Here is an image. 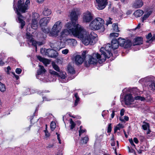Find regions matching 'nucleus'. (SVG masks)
Instances as JSON below:
<instances>
[{
    "label": "nucleus",
    "mask_w": 155,
    "mask_h": 155,
    "mask_svg": "<svg viewBox=\"0 0 155 155\" xmlns=\"http://www.w3.org/2000/svg\"><path fill=\"white\" fill-rule=\"evenodd\" d=\"M143 4L142 0H137L134 2L133 5L136 8H140L143 6Z\"/></svg>",
    "instance_id": "20"
},
{
    "label": "nucleus",
    "mask_w": 155,
    "mask_h": 155,
    "mask_svg": "<svg viewBox=\"0 0 155 155\" xmlns=\"http://www.w3.org/2000/svg\"><path fill=\"white\" fill-rule=\"evenodd\" d=\"M66 44L71 47L75 46L77 45L76 40L73 38H68L65 40Z\"/></svg>",
    "instance_id": "18"
},
{
    "label": "nucleus",
    "mask_w": 155,
    "mask_h": 155,
    "mask_svg": "<svg viewBox=\"0 0 155 155\" xmlns=\"http://www.w3.org/2000/svg\"><path fill=\"white\" fill-rule=\"evenodd\" d=\"M40 80L43 81L44 82H48L50 80L48 78H43V77L42 78H40V79H39Z\"/></svg>",
    "instance_id": "42"
},
{
    "label": "nucleus",
    "mask_w": 155,
    "mask_h": 155,
    "mask_svg": "<svg viewBox=\"0 0 155 155\" xmlns=\"http://www.w3.org/2000/svg\"><path fill=\"white\" fill-rule=\"evenodd\" d=\"M150 87L151 88V89L155 90V83H151V84L150 85Z\"/></svg>",
    "instance_id": "48"
},
{
    "label": "nucleus",
    "mask_w": 155,
    "mask_h": 155,
    "mask_svg": "<svg viewBox=\"0 0 155 155\" xmlns=\"http://www.w3.org/2000/svg\"><path fill=\"white\" fill-rule=\"evenodd\" d=\"M124 120H125L126 121H127L129 120V118L127 116H124Z\"/></svg>",
    "instance_id": "64"
},
{
    "label": "nucleus",
    "mask_w": 155,
    "mask_h": 155,
    "mask_svg": "<svg viewBox=\"0 0 155 155\" xmlns=\"http://www.w3.org/2000/svg\"><path fill=\"white\" fill-rule=\"evenodd\" d=\"M134 99L137 100H140L141 101H143L145 100V98L144 97L140 96H135L134 98L132 94H126L124 97V99L125 104L127 105L131 104L132 103L134 102Z\"/></svg>",
    "instance_id": "7"
},
{
    "label": "nucleus",
    "mask_w": 155,
    "mask_h": 155,
    "mask_svg": "<svg viewBox=\"0 0 155 155\" xmlns=\"http://www.w3.org/2000/svg\"><path fill=\"white\" fill-rule=\"evenodd\" d=\"M111 44V45L110 44L108 43L106 45L104 46V47H103L104 48H105V46L107 44H110V47L111 48L110 51V53L111 54V56L112 55V54L111 53V49L112 48L114 49H116L118 48L119 45L118 40H117L116 39H113L112 40Z\"/></svg>",
    "instance_id": "15"
},
{
    "label": "nucleus",
    "mask_w": 155,
    "mask_h": 155,
    "mask_svg": "<svg viewBox=\"0 0 155 155\" xmlns=\"http://www.w3.org/2000/svg\"><path fill=\"white\" fill-rule=\"evenodd\" d=\"M62 43V41H54L50 43V46L51 47L55 50L56 51H59L60 49L62 48L64 46H61V44Z\"/></svg>",
    "instance_id": "13"
},
{
    "label": "nucleus",
    "mask_w": 155,
    "mask_h": 155,
    "mask_svg": "<svg viewBox=\"0 0 155 155\" xmlns=\"http://www.w3.org/2000/svg\"><path fill=\"white\" fill-rule=\"evenodd\" d=\"M104 20L100 18H97L92 21L89 25V27L92 30H98L101 29L103 31H104Z\"/></svg>",
    "instance_id": "5"
},
{
    "label": "nucleus",
    "mask_w": 155,
    "mask_h": 155,
    "mask_svg": "<svg viewBox=\"0 0 155 155\" xmlns=\"http://www.w3.org/2000/svg\"><path fill=\"white\" fill-rule=\"evenodd\" d=\"M35 93H37L38 94H41L43 92L38 90L30 89L29 88H26L23 94L24 95H27Z\"/></svg>",
    "instance_id": "16"
},
{
    "label": "nucleus",
    "mask_w": 155,
    "mask_h": 155,
    "mask_svg": "<svg viewBox=\"0 0 155 155\" xmlns=\"http://www.w3.org/2000/svg\"><path fill=\"white\" fill-rule=\"evenodd\" d=\"M17 8L15 7V0H14L13 2V8L18 15V22L21 24V28L22 29L25 25V21L23 20V17L20 14L19 11L22 13L25 12L28 9V5L30 4V0H26L25 4H22V2L21 0L18 1Z\"/></svg>",
    "instance_id": "4"
},
{
    "label": "nucleus",
    "mask_w": 155,
    "mask_h": 155,
    "mask_svg": "<svg viewBox=\"0 0 155 155\" xmlns=\"http://www.w3.org/2000/svg\"><path fill=\"white\" fill-rule=\"evenodd\" d=\"M112 20L113 19L110 17L108 18L106 21V25H108L112 24L113 22V21H112Z\"/></svg>",
    "instance_id": "39"
},
{
    "label": "nucleus",
    "mask_w": 155,
    "mask_h": 155,
    "mask_svg": "<svg viewBox=\"0 0 155 155\" xmlns=\"http://www.w3.org/2000/svg\"><path fill=\"white\" fill-rule=\"evenodd\" d=\"M11 70V68L10 66H8L7 68V69L5 71L7 74H10V71Z\"/></svg>",
    "instance_id": "51"
},
{
    "label": "nucleus",
    "mask_w": 155,
    "mask_h": 155,
    "mask_svg": "<svg viewBox=\"0 0 155 155\" xmlns=\"http://www.w3.org/2000/svg\"><path fill=\"white\" fill-rule=\"evenodd\" d=\"M111 125H112L111 124H110L108 125V128H107V132L108 133H110L111 131V129H112Z\"/></svg>",
    "instance_id": "45"
},
{
    "label": "nucleus",
    "mask_w": 155,
    "mask_h": 155,
    "mask_svg": "<svg viewBox=\"0 0 155 155\" xmlns=\"http://www.w3.org/2000/svg\"><path fill=\"white\" fill-rule=\"evenodd\" d=\"M69 52V50L68 49H66L63 50L62 51V53L64 54H67Z\"/></svg>",
    "instance_id": "46"
},
{
    "label": "nucleus",
    "mask_w": 155,
    "mask_h": 155,
    "mask_svg": "<svg viewBox=\"0 0 155 155\" xmlns=\"http://www.w3.org/2000/svg\"><path fill=\"white\" fill-rule=\"evenodd\" d=\"M21 71L22 70L20 68H17L15 70L16 73L18 74H21Z\"/></svg>",
    "instance_id": "50"
},
{
    "label": "nucleus",
    "mask_w": 155,
    "mask_h": 155,
    "mask_svg": "<svg viewBox=\"0 0 155 155\" xmlns=\"http://www.w3.org/2000/svg\"><path fill=\"white\" fill-rule=\"evenodd\" d=\"M119 35V34L118 33H111L110 34V37H118Z\"/></svg>",
    "instance_id": "44"
},
{
    "label": "nucleus",
    "mask_w": 155,
    "mask_h": 155,
    "mask_svg": "<svg viewBox=\"0 0 155 155\" xmlns=\"http://www.w3.org/2000/svg\"><path fill=\"white\" fill-rule=\"evenodd\" d=\"M25 38L27 39L28 44H31L37 48V45H42L41 42H37L33 38V36L29 33L27 32L26 34Z\"/></svg>",
    "instance_id": "8"
},
{
    "label": "nucleus",
    "mask_w": 155,
    "mask_h": 155,
    "mask_svg": "<svg viewBox=\"0 0 155 155\" xmlns=\"http://www.w3.org/2000/svg\"><path fill=\"white\" fill-rule=\"evenodd\" d=\"M113 29L114 31L115 32H119V30L118 29V24L117 23H114L112 25Z\"/></svg>",
    "instance_id": "31"
},
{
    "label": "nucleus",
    "mask_w": 155,
    "mask_h": 155,
    "mask_svg": "<svg viewBox=\"0 0 155 155\" xmlns=\"http://www.w3.org/2000/svg\"><path fill=\"white\" fill-rule=\"evenodd\" d=\"M151 12H148L147 14H145L143 17L142 18V21L143 22L147 18H148L151 14Z\"/></svg>",
    "instance_id": "33"
},
{
    "label": "nucleus",
    "mask_w": 155,
    "mask_h": 155,
    "mask_svg": "<svg viewBox=\"0 0 155 155\" xmlns=\"http://www.w3.org/2000/svg\"><path fill=\"white\" fill-rule=\"evenodd\" d=\"M50 73L51 74L59 76V81L61 83H65L67 82V81L65 79L66 76L63 73H60V74H59L56 72L52 70H50Z\"/></svg>",
    "instance_id": "10"
},
{
    "label": "nucleus",
    "mask_w": 155,
    "mask_h": 155,
    "mask_svg": "<svg viewBox=\"0 0 155 155\" xmlns=\"http://www.w3.org/2000/svg\"><path fill=\"white\" fill-rule=\"evenodd\" d=\"M39 68L37 70V74L36 75V78L38 79L40 78V75H41L42 77H43L42 75H43L46 71L43 66L39 64Z\"/></svg>",
    "instance_id": "17"
},
{
    "label": "nucleus",
    "mask_w": 155,
    "mask_h": 155,
    "mask_svg": "<svg viewBox=\"0 0 155 155\" xmlns=\"http://www.w3.org/2000/svg\"><path fill=\"white\" fill-rule=\"evenodd\" d=\"M78 30L75 37L81 39L82 43L85 45L89 44L93 45L96 43L98 40L97 35L94 32H91L89 35L79 25H78Z\"/></svg>",
    "instance_id": "2"
},
{
    "label": "nucleus",
    "mask_w": 155,
    "mask_h": 155,
    "mask_svg": "<svg viewBox=\"0 0 155 155\" xmlns=\"http://www.w3.org/2000/svg\"><path fill=\"white\" fill-rule=\"evenodd\" d=\"M62 27V24L61 21H59L56 22L52 28L50 34L51 36L56 37Z\"/></svg>",
    "instance_id": "6"
},
{
    "label": "nucleus",
    "mask_w": 155,
    "mask_h": 155,
    "mask_svg": "<svg viewBox=\"0 0 155 155\" xmlns=\"http://www.w3.org/2000/svg\"><path fill=\"white\" fill-rule=\"evenodd\" d=\"M51 18L49 17H44L40 19L39 23L41 27H46L49 22Z\"/></svg>",
    "instance_id": "14"
},
{
    "label": "nucleus",
    "mask_w": 155,
    "mask_h": 155,
    "mask_svg": "<svg viewBox=\"0 0 155 155\" xmlns=\"http://www.w3.org/2000/svg\"><path fill=\"white\" fill-rule=\"evenodd\" d=\"M141 24L140 23H139L137 26L135 28V30H136L137 29H139L140 27Z\"/></svg>",
    "instance_id": "62"
},
{
    "label": "nucleus",
    "mask_w": 155,
    "mask_h": 155,
    "mask_svg": "<svg viewBox=\"0 0 155 155\" xmlns=\"http://www.w3.org/2000/svg\"><path fill=\"white\" fill-rule=\"evenodd\" d=\"M89 138L87 136H86L82 138L81 140V143L86 144L88 141Z\"/></svg>",
    "instance_id": "36"
},
{
    "label": "nucleus",
    "mask_w": 155,
    "mask_h": 155,
    "mask_svg": "<svg viewBox=\"0 0 155 155\" xmlns=\"http://www.w3.org/2000/svg\"><path fill=\"white\" fill-rule=\"evenodd\" d=\"M93 18V14L87 11L83 14V20L85 23H89Z\"/></svg>",
    "instance_id": "11"
},
{
    "label": "nucleus",
    "mask_w": 155,
    "mask_h": 155,
    "mask_svg": "<svg viewBox=\"0 0 155 155\" xmlns=\"http://www.w3.org/2000/svg\"><path fill=\"white\" fill-rule=\"evenodd\" d=\"M111 48L110 44H107L105 47H101L100 49V52L101 53V55L98 53H94L89 56L88 63L89 64H95L97 63V60H100L101 61H104L106 58L110 57L111 54L110 51Z\"/></svg>",
    "instance_id": "3"
},
{
    "label": "nucleus",
    "mask_w": 155,
    "mask_h": 155,
    "mask_svg": "<svg viewBox=\"0 0 155 155\" xmlns=\"http://www.w3.org/2000/svg\"><path fill=\"white\" fill-rule=\"evenodd\" d=\"M111 140H112V141L111 143V146H114L115 145V143L113 140V139H112Z\"/></svg>",
    "instance_id": "63"
},
{
    "label": "nucleus",
    "mask_w": 155,
    "mask_h": 155,
    "mask_svg": "<svg viewBox=\"0 0 155 155\" xmlns=\"http://www.w3.org/2000/svg\"><path fill=\"white\" fill-rule=\"evenodd\" d=\"M45 27H41V30L42 31L45 33H48L50 31L49 28H45Z\"/></svg>",
    "instance_id": "38"
},
{
    "label": "nucleus",
    "mask_w": 155,
    "mask_h": 155,
    "mask_svg": "<svg viewBox=\"0 0 155 155\" xmlns=\"http://www.w3.org/2000/svg\"><path fill=\"white\" fill-rule=\"evenodd\" d=\"M70 127L71 130H72L74 127L76 125L75 123L73 121L72 119H70Z\"/></svg>",
    "instance_id": "32"
},
{
    "label": "nucleus",
    "mask_w": 155,
    "mask_h": 155,
    "mask_svg": "<svg viewBox=\"0 0 155 155\" xmlns=\"http://www.w3.org/2000/svg\"><path fill=\"white\" fill-rule=\"evenodd\" d=\"M124 127L123 125L122 124H119L115 126L114 129V133H116L117 130H120L121 129Z\"/></svg>",
    "instance_id": "27"
},
{
    "label": "nucleus",
    "mask_w": 155,
    "mask_h": 155,
    "mask_svg": "<svg viewBox=\"0 0 155 155\" xmlns=\"http://www.w3.org/2000/svg\"><path fill=\"white\" fill-rule=\"evenodd\" d=\"M52 66L54 69L57 71L61 73L60 71V69L58 65L55 64L54 63H52Z\"/></svg>",
    "instance_id": "35"
},
{
    "label": "nucleus",
    "mask_w": 155,
    "mask_h": 155,
    "mask_svg": "<svg viewBox=\"0 0 155 155\" xmlns=\"http://www.w3.org/2000/svg\"><path fill=\"white\" fill-rule=\"evenodd\" d=\"M68 70V72L71 74H74L75 72V71L73 67L71 66V65L69 64L68 65V68H67Z\"/></svg>",
    "instance_id": "30"
},
{
    "label": "nucleus",
    "mask_w": 155,
    "mask_h": 155,
    "mask_svg": "<svg viewBox=\"0 0 155 155\" xmlns=\"http://www.w3.org/2000/svg\"><path fill=\"white\" fill-rule=\"evenodd\" d=\"M129 141L131 144V145L132 146H134V147H135V145L134 144L133 142V141L132 139H129Z\"/></svg>",
    "instance_id": "53"
},
{
    "label": "nucleus",
    "mask_w": 155,
    "mask_h": 155,
    "mask_svg": "<svg viewBox=\"0 0 155 155\" xmlns=\"http://www.w3.org/2000/svg\"><path fill=\"white\" fill-rule=\"evenodd\" d=\"M74 97L75 98L74 102V106H76L79 103L80 101V98L77 93H76L74 94Z\"/></svg>",
    "instance_id": "24"
},
{
    "label": "nucleus",
    "mask_w": 155,
    "mask_h": 155,
    "mask_svg": "<svg viewBox=\"0 0 155 155\" xmlns=\"http://www.w3.org/2000/svg\"><path fill=\"white\" fill-rule=\"evenodd\" d=\"M78 15L77 9H74L72 11L70 15L71 23L68 22L66 24L65 27L67 29H63L58 37V38L61 41L64 38L70 34L75 37L78 29V25H79L77 24Z\"/></svg>",
    "instance_id": "1"
},
{
    "label": "nucleus",
    "mask_w": 155,
    "mask_h": 155,
    "mask_svg": "<svg viewBox=\"0 0 155 155\" xmlns=\"http://www.w3.org/2000/svg\"><path fill=\"white\" fill-rule=\"evenodd\" d=\"M6 89L5 85L0 82V91L2 92H4L6 90Z\"/></svg>",
    "instance_id": "34"
},
{
    "label": "nucleus",
    "mask_w": 155,
    "mask_h": 155,
    "mask_svg": "<svg viewBox=\"0 0 155 155\" xmlns=\"http://www.w3.org/2000/svg\"><path fill=\"white\" fill-rule=\"evenodd\" d=\"M143 11L140 10H139L135 11L134 12V14L136 17H139L143 14Z\"/></svg>",
    "instance_id": "28"
},
{
    "label": "nucleus",
    "mask_w": 155,
    "mask_h": 155,
    "mask_svg": "<svg viewBox=\"0 0 155 155\" xmlns=\"http://www.w3.org/2000/svg\"><path fill=\"white\" fill-rule=\"evenodd\" d=\"M48 49H46L45 50V53L44 54L47 55L48 56H49V52H48Z\"/></svg>",
    "instance_id": "57"
},
{
    "label": "nucleus",
    "mask_w": 155,
    "mask_h": 155,
    "mask_svg": "<svg viewBox=\"0 0 155 155\" xmlns=\"http://www.w3.org/2000/svg\"><path fill=\"white\" fill-rule=\"evenodd\" d=\"M152 37V34L151 33H149L147 36L146 38L147 39H149L150 38Z\"/></svg>",
    "instance_id": "56"
},
{
    "label": "nucleus",
    "mask_w": 155,
    "mask_h": 155,
    "mask_svg": "<svg viewBox=\"0 0 155 155\" xmlns=\"http://www.w3.org/2000/svg\"><path fill=\"white\" fill-rule=\"evenodd\" d=\"M45 138L48 139L50 136V134L46 130H45Z\"/></svg>",
    "instance_id": "49"
},
{
    "label": "nucleus",
    "mask_w": 155,
    "mask_h": 155,
    "mask_svg": "<svg viewBox=\"0 0 155 155\" xmlns=\"http://www.w3.org/2000/svg\"><path fill=\"white\" fill-rule=\"evenodd\" d=\"M38 59L41 61L42 62L45 64H49V61L48 60L45 59L41 56H37Z\"/></svg>",
    "instance_id": "26"
},
{
    "label": "nucleus",
    "mask_w": 155,
    "mask_h": 155,
    "mask_svg": "<svg viewBox=\"0 0 155 155\" xmlns=\"http://www.w3.org/2000/svg\"><path fill=\"white\" fill-rule=\"evenodd\" d=\"M48 51H48L49 52V57L51 58H55L57 56V51L54 50L53 49H48Z\"/></svg>",
    "instance_id": "21"
},
{
    "label": "nucleus",
    "mask_w": 155,
    "mask_h": 155,
    "mask_svg": "<svg viewBox=\"0 0 155 155\" xmlns=\"http://www.w3.org/2000/svg\"><path fill=\"white\" fill-rule=\"evenodd\" d=\"M143 79L145 81H151V77H147Z\"/></svg>",
    "instance_id": "52"
},
{
    "label": "nucleus",
    "mask_w": 155,
    "mask_h": 155,
    "mask_svg": "<svg viewBox=\"0 0 155 155\" xmlns=\"http://www.w3.org/2000/svg\"><path fill=\"white\" fill-rule=\"evenodd\" d=\"M128 148L129 150V152L130 153H133L134 152V150L133 149H130V147H128Z\"/></svg>",
    "instance_id": "61"
},
{
    "label": "nucleus",
    "mask_w": 155,
    "mask_h": 155,
    "mask_svg": "<svg viewBox=\"0 0 155 155\" xmlns=\"http://www.w3.org/2000/svg\"><path fill=\"white\" fill-rule=\"evenodd\" d=\"M142 38L140 37H138L135 38L134 42L133 43V45H138L142 44Z\"/></svg>",
    "instance_id": "22"
},
{
    "label": "nucleus",
    "mask_w": 155,
    "mask_h": 155,
    "mask_svg": "<svg viewBox=\"0 0 155 155\" xmlns=\"http://www.w3.org/2000/svg\"><path fill=\"white\" fill-rule=\"evenodd\" d=\"M56 134H57V139H58V140L59 143L61 144V139L59 137V134H58V133H56Z\"/></svg>",
    "instance_id": "55"
},
{
    "label": "nucleus",
    "mask_w": 155,
    "mask_h": 155,
    "mask_svg": "<svg viewBox=\"0 0 155 155\" xmlns=\"http://www.w3.org/2000/svg\"><path fill=\"white\" fill-rule=\"evenodd\" d=\"M83 58L81 57L80 55H77L74 58V61L77 65L81 64L84 61Z\"/></svg>",
    "instance_id": "19"
},
{
    "label": "nucleus",
    "mask_w": 155,
    "mask_h": 155,
    "mask_svg": "<svg viewBox=\"0 0 155 155\" xmlns=\"http://www.w3.org/2000/svg\"><path fill=\"white\" fill-rule=\"evenodd\" d=\"M51 129V130L53 131L56 127V124L55 122H52L50 124Z\"/></svg>",
    "instance_id": "41"
},
{
    "label": "nucleus",
    "mask_w": 155,
    "mask_h": 155,
    "mask_svg": "<svg viewBox=\"0 0 155 155\" xmlns=\"http://www.w3.org/2000/svg\"><path fill=\"white\" fill-rule=\"evenodd\" d=\"M118 41L119 45L120 46L123 47V46H124V44L126 41V40L124 39L119 38L118 39Z\"/></svg>",
    "instance_id": "29"
},
{
    "label": "nucleus",
    "mask_w": 155,
    "mask_h": 155,
    "mask_svg": "<svg viewBox=\"0 0 155 155\" xmlns=\"http://www.w3.org/2000/svg\"><path fill=\"white\" fill-rule=\"evenodd\" d=\"M45 49H44L43 48H41L40 50V52L41 53L43 54H44L45 53Z\"/></svg>",
    "instance_id": "60"
},
{
    "label": "nucleus",
    "mask_w": 155,
    "mask_h": 155,
    "mask_svg": "<svg viewBox=\"0 0 155 155\" xmlns=\"http://www.w3.org/2000/svg\"><path fill=\"white\" fill-rule=\"evenodd\" d=\"M14 76L15 77V78H16L17 80H18L19 78V77L18 75L15 74L14 72L12 73Z\"/></svg>",
    "instance_id": "58"
},
{
    "label": "nucleus",
    "mask_w": 155,
    "mask_h": 155,
    "mask_svg": "<svg viewBox=\"0 0 155 155\" xmlns=\"http://www.w3.org/2000/svg\"><path fill=\"white\" fill-rule=\"evenodd\" d=\"M32 19L31 24V27L34 29H36L38 27V20L39 19V15L36 13H34L32 15Z\"/></svg>",
    "instance_id": "9"
},
{
    "label": "nucleus",
    "mask_w": 155,
    "mask_h": 155,
    "mask_svg": "<svg viewBox=\"0 0 155 155\" xmlns=\"http://www.w3.org/2000/svg\"><path fill=\"white\" fill-rule=\"evenodd\" d=\"M82 126H81L80 127V129L79 130V136H81V135L85 132L86 131V130L85 129H82Z\"/></svg>",
    "instance_id": "40"
},
{
    "label": "nucleus",
    "mask_w": 155,
    "mask_h": 155,
    "mask_svg": "<svg viewBox=\"0 0 155 155\" xmlns=\"http://www.w3.org/2000/svg\"><path fill=\"white\" fill-rule=\"evenodd\" d=\"M51 13V12L50 9H48L47 7H45L42 13L45 16H48L50 15Z\"/></svg>",
    "instance_id": "23"
},
{
    "label": "nucleus",
    "mask_w": 155,
    "mask_h": 155,
    "mask_svg": "<svg viewBox=\"0 0 155 155\" xmlns=\"http://www.w3.org/2000/svg\"><path fill=\"white\" fill-rule=\"evenodd\" d=\"M134 142L136 143H138V140L137 139V138H134L133 139Z\"/></svg>",
    "instance_id": "59"
},
{
    "label": "nucleus",
    "mask_w": 155,
    "mask_h": 155,
    "mask_svg": "<svg viewBox=\"0 0 155 155\" xmlns=\"http://www.w3.org/2000/svg\"><path fill=\"white\" fill-rule=\"evenodd\" d=\"M132 91L133 93L136 95H138V93H140L139 90L136 88L132 90Z\"/></svg>",
    "instance_id": "43"
},
{
    "label": "nucleus",
    "mask_w": 155,
    "mask_h": 155,
    "mask_svg": "<svg viewBox=\"0 0 155 155\" xmlns=\"http://www.w3.org/2000/svg\"><path fill=\"white\" fill-rule=\"evenodd\" d=\"M142 127L144 130H146L149 128V124L147 123H143V124L142 125Z\"/></svg>",
    "instance_id": "37"
},
{
    "label": "nucleus",
    "mask_w": 155,
    "mask_h": 155,
    "mask_svg": "<svg viewBox=\"0 0 155 155\" xmlns=\"http://www.w3.org/2000/svg\"><path fill=\"white\" fill-rule=\"evenodd\" d=\"M87 53V51H84L82 53V56L83 59H84L86 57V54Z\"/></svg>",
    "instance_id": "47"
},
{
    "label": "nucleus",
    "mask_w": 155,
    "mask_h": 155,
    "mask_svg": "<svg viewBox=\"0 0 155 155\" xmlns=\"http://www.w3.org/2000/svg\"><path fill=\"white\" fill-rule=\"evenodd\" d=\"M124 44V46H123V47L125 48H128L131 47L132 43L130 40H126V41Z\"/></svg>",
    "instance_id": "25"
},
{
    "label": "nucleus",
    "mask_w": 155,
    "mask_h": 155,
    "mask_svg": "<svg viewBox=\"0 0 155 155\" xmlns=\"http://www.w3.org/2000/svg\"><path fill=\"white\" fill-rule=\"evenodd\" d=\"M124 109H121L120 111V115L121 116H123L124 115Z\"/></svg>",
    "instance_id": "54"
},
{
    "label": "nucleus",
    "mask_w": 155,
    "mask_h": 155,
    "mask_svg": "<svg viewBox=\"0 0 155 155\" xmlns=\"http://www.w3.org/2000/svg\"><path fill=\"white\" fill-rule=\"evenodd\" d=\"M96 6L99 10L104 9L107 4V0H96Z\"/></svg>",
    "instance_id": "12"
}]
</instances>
